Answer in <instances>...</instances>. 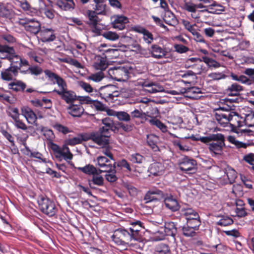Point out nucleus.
Segmentation results:
<instances>
[{
  "label": "nucleus",
  "mask_w": 254,
  "mask_h": 254,
  "mask_svg": "<svg viewBox=\"0 0 254 254\" xmlns=\"http://www.w3.org/2000/svg\"><path fill=\"white\" fill-rule=\"evenodd\" d=\"M0 59L7 60L10 63V66L20 70L21 57L16 54L12 46L0 44Z\"/></svg>",
  "instance_id": "obj_2"
},
{
  "label": "nucleus",
  "mask_w": 254,
  "mask_h": 254,
  "mask_svg": "<svg viewBox=\"0 0 254 254\" xmlns=\"http://www.w3.org/2000/svg\"><path fill=\"white\" fill-rule=\"evenodd\" d=\"M131 30L142 34L143 40L147 44H151L154 40L152 33L140 25H134L131 27Z\"/></svg>",
  "instance_id": "obj_15"
},
{
  "label": "nucleus",
  "mask_w": 254,
  "mask_h": 254,
  "mask_svg": "<svg viewBox=\"0 0 254 254\" xmlns=\"http://www.w3.org/2000/svg\"><path fill=\"white\" fill-rule=\"evenodd\" d=\"M98 14L95 12V11L88 10L87 11L86 15L88 18L87 24L90 25L96 22H98L99 18L97 16Z\"/></svg>",
  "instance_id": "obj_51"
},
{
  "label": "nucleus",
  "mask_w": 254,
  "mask_h": 254,
  "mask_svg": "<svg viewBox=\"0 0 254 254\" xmlns=\"http://www.w3.org/2000/svg\"><path fill=\"white\" fill-rule=\"evenodd\" d=\"M90 139H91L90 134L81 133L74 137L66 139L65 140V145L66 146H74L76 144H80L83 141H87Z\"/></svg>",
  "instance_id": "obj_17"
},
{
  "label": "nucleus",
  "mask_w": 254,
  "mask_h": 254,
  "mask_svg": "<svg viewBox=\"0 0 254 254\" xmlns=\"http://www.w3.org/2000/svg\"><path fill=\"white\" fill-rule=\"evenodd\" d=\"M26 150H27V152H25V155L26 156H28L30 157H33V158H35L40 159V160H41L42 162L45 163H47V162H49V163L50 162V161H47L46 159L42 158V154L41 153H40L38 151H32L29 147H27Z\"/></svg>",
  "instance_id": "obj_49"
},
{
  "label": "nucleus",
  "mask_w": 254,
  "mask_h": 254,
  "mask_svg": "<svg viewBox=\"0 0 254 254\" xmlns=\"http://www.w3.org/2000/svg\"><path fill=\"white\" fill-rule=\"evenodd\" d=\"M109 77L118 81H125L129 77V70L124 66L114 67L109 69L108 71Z\"/></svg>",
  "instance_id": "obj_6"
},
{
  "label": "nucleus",
  "mask_w": 254,
  "mask_h": 254,
  "mask_svg": "<svg viewBox=\"0 0 254 254\" xmlns=\"http://www.w3.org/2000/svg\"><path fill=\"white\" fill-rule=\"evenodd\" d=\"M148 171L154 176H161L164 173L165 167L161 162H154L150 165Z\"/></svg>",
  "instance_id": "obj_24"
},
{
  "label": "nucleus",
  "mask_w": 254,
  "mask_h": 254,
  "mask_svg": "<svg viewBox=\"0 0 254 254\" xmlns=\"http://www.w3.org/2000/svg\"><path fill=\"white\" fill-rule=\"evenodd\" d=\"M128 22V18L123 15H117L113 21V26L114 28L120 30L125 28L126 24Z\"/></svg>",
  "instance_id": "obj_26"
},
{
  "label": "nucleus",
  "mask_w": 254,
  "mask_h": 254,
  "mask_svg": "<svg viewBox=\"0 0 254 254\" xmlns=\"http://www.w3.org/2000/svg\"><path fill=\"white\" fill-rule=\"evenodd\" d=\"M97 164L100 169L98 170L99 173H102L108 171V170H111L114 169V167L116 166V162H114L112 164L110 159H108L105 156H99L97 158Z\"/></svg>",
  "instance_id": "obj_14"
},
{
  "label": "nucleus",
  "mask_w": 254,
  "mask_h": 254,
  "mask_svg": "<svg viewBox=\"0 0 254 254\" xmlns=\"http://www.w3.org/2000/svg\"><path fill=\"white\" fill-rule=\"evenodd\" d=\"M114 129L103 126L98 131L90 133L91 140L99 146H104L109 143L108 138Z\"/></svg>",
  "instance_id": "obj_4"
},
{
  "label": "nucleus",
  "mask_w": 254,
  "mask_h": 254,
  "mask_svg": "<svg viewBox=\"0 0 254 254\" xmlns=\"http://www.w3.org/2000/svg\"><path fill=\"white\" fill-rule=\"evenodd\" d=\"M223 11H224L223 6L220 4L214 2L210 5L207 11L213 14H220Z\"/></svg>",
  "instance_id": "obj_45"
},
{
  "label": "nucleus",
  "mask_w": 254,
  "mask_h": 254,
  "mask_svg": "<svg viewBox=\"0 0 254 254\" xmlns=\"http://www.w3.org/2000/svg\"><path fill=\"white\" fill-rule=\"evenodd\" d=\"M41 40L44 42H49L54 41L56 36L55 30L52 28L42 27L40 31Z\"/></svg>",
  "instance_id": "obj_16"
},
{
  "label": "nucleus",
  "mask_w": 254,
  "mask_h": 254,
  "mask_svg": "<svg viewBox=\"0 0 254 254\" xmlns=\"http://www.w3.org/2000/svg\"><path fill=\"white\" fill-rule=\"evenodd\" d=\"M101 173H99V171H97V173L92 175V178L91 180L89 181V185L91 187H92V184L98 186H102L104 185V178L102 176L100 175Z\"/></svg>",
  "instance_id": "obj_41"
},
{
  "label": "nucleus",
  "mask_w": 254,
  "mask_h": 254,
  "mask_svg": "<svg viewBox=\"0 0 254 254\" xmlns=\"http://www.w3.org/2000/svg\"><path fill=\"white\" fill-rule=\"evenodd\" d=\"M98 50L100 52L102 53L103 55L106 58V53L107 52H118V50L117 49L108 48L107 45L105 44H101L100 47L98 48Z\"/></svg>",
  "instance_id": "obj_63"
},
{
  "label": "nucleus",
  "mask_w": 254,
  "mask_h": 254,
  "mask_svg": "<svg viewBox=\"0 0 254 254\" xmlns=\"http://www.w3.org/2000/svg\"><path fill=\"white\" fill-rule=\"evenodd\" d=\"M172 143L175 146L178 147L181 151H188L190 150L186 142L185 139H175L172 141Z\"/></svg>",
  "instance_id": "obj_39"
},
{
  "label": "nucleus",
  "mask_w": 254,
  "mask_h": 254,
  "mask_svg": "<svg viewBox=\"0 0 254 254\" xmlns=\"http://www.w3.org/2000/svg\"><path fill=\"white\" fill-rule=\"evenodd\" d=\"M102 35L106 39L111 41H116L119 38V35L116 33L112 31L105 32Z\"/></svg>",
  "instance_id": "obj_62"
},
{
  "label": "nucleus",
  "mask_w": 254,
  "mask_h": 254,
  "mask_svg": "<svg viewBox=\"0 0 254 254\" xmlns=\"http://www.w3.org/2000/svg\"><path fill=\"white\" fill-rule=\"evenodd\" d=\"M227 140L232 144H234L238 148H246L248 146L247 143L236 140V138L233 136H228L227 137Z\"/></svg>",
  "instance_id": "obj_52"
},
{
  "label": "nucleus",
  "mask_w": 254,
  "mask_h": 254,
  "mask_svg": "<svg viewBox=\"0 0 254 254\" xmlns=\"http://www.w3.org/2000/svg\"><path fill=\"white\" fill-rule=\"evenodd\" d=\"M79 101V104H87L90 105L92 108L95 109L97 111H103L106 110L105 106L101 102L96 100H92L89 96H77V99Z\"/></svg>",
  "instance_id": "obj_12"
},
{
  "label": "nucleus",
  "mask_w": 254,
  "mask_h": 254,
  "mask_svg": "<svg viewBox=\"0 0 254 254\" xmlns=\"http://www.w3.org/2000/svg\"><path fill=\"white\" fill-rule=\"evenodd\" d=\"M105 173H106L105 175V177L108 182L113 183L118 180V177L116 175V166L114 167L113 169L108 170V171L105 172Z\"/></svg>",
  "instance_id": "obj_46"
},
{
  "label": "nucleus",
  "mask_w": 254,
  "mask_h": 254,
  "mask_svg": "<svg viewBox=\"0 0 254 254\" xmlns=\"http://www.w3.org/2000/svg\"><path fill=\"white\" fill-rule=\"evenodd\" d=\"M183 233L186 237H193L196 235V230L194 228H190L189 226L186 224L183 228Z\"/></svg>",
  "instance_id": "obj_56"
},
{
  "label": "nucleus",
  "mask_w": 254,
  "mask_h": 254,
  "mask_svg": "<svg viewBox=\"0 0 254 254\" xmlns=\"http://www.w3.org/2000/svg\"><path fill=\"white\" fill-rule=\"evenodd\" d=\"M230 113H221L220 112H216L214 114V119L218 124L223 127H228L229 121Z\"/></svg>",
  "instance_id": "obj_20"
},
{
  "label": "nucleus",
  "mask_w": 254,
  "mask_h": 254,
  "mask_svg": "<svg viewBox=\"0 0 254 254\" xmlns=\"http://www.w3.org/2000/svg\"><path fill=\"white\" fill-rule=\"evenodd\" d=\"M108 66L106 58L98 56L94 63V67L98 70H105Z\"/></svg>",
  "instance_id": "obj_35"
},
{
  "label": "nucleus",
  "mask_w": 254,
  "mask_h": 254,
  "mask_svg": "<svg viewBox=\"0 0 254 254\" xmlns=\"http://www.w3.org/2000/svg\"><path fill=\"white\" fill-rule=\"evenodd\" d=\"M0 41L5 45H12L16 43V39L9 33H1L0 34Z\"/></svg>",
  "instance_id": "obj_34"
},
{
  "label": "nucleus",
  "mask_w": 254,
  "mask_h": 254,
  "mask_svg": "<svg viewBox=\"0 0 254 254\" xmlns=\"http://www.w3.org/2000/svg\"><path fill=\"white\" fill-rule=\"evenodd\" d=\"M154 253L155 254H170V250L168 245L160 243L155 247Z\"/></svg>",
  "instance_id": "obj_40"
},
{
  "label": "nucleus",
  "mask_w": 254,
  "mask_h": 254,
  "mask_svg": "<svg viewBox=\"0 0 254 254\" xmlns=\"http://www.w3.org/2000/svg\"><path fill=\"white\" fill-rule=\"evenodd\" d=\"M166 236H167V235L165 232H164L163 228H161L154 233L152 238L154 241H161L165 239Z\"/></svg>",
  "instance_id": "obj_60"
},
{
  "label": "nucleus",
  "mask_w": 254,
  "mask_h": 254,
  "mask_svg": "<svg viewBox=\"0 0 254 254\" xmlns=\"http://www.w3.org/2000/svg\"><path fill=\"white\" fill-rule=\"evenodd\" d=\"M56 5L64 10H71L74 8L75 3L73 0H59Z\"/></svg>",
  "instance_id": "obj_30"
},
{
  "label": "nucleus",
  "mask_w": 254,
  "mask_h": 254,
  "mask_svg": "<svg viewBox=\"0 0 254 254\" xmlns=\"http://www.w3.org/2000/svg\"><path fill=\"white\" fill-rule=\"evenodd\" d=\"M90 5L91 8L98 14H103L105 12L106 5L103 3V1L92 2Z\"/></svg>",
  "instance_id": "obj_37"
},
{
  "label": "nucleus",
  "mask_w": 254,
  "mask_h": 254,
  "mask_svg": "<svg viewBox=\"0 0 254 254\" xmlns=\"http://www.w3.org/2000/svg\"><path fill=\"white\" fill-rule=\"evenodd\" d=\"M116 87L115 86L111 84H109L105 86H102L100 88L101 91L100 94L103 95L104 94L105 99L108 98L113 99V97H117L118 96V92L116 91Z\"/></svg>",
  "instance_id": "obj_19"
},
{
  "label": "nucleus",
  "mask_w": 254,
  "mask_h": 254,
  "mask_svg": "<svg viewBox=\"0 0 254 254\" xmlns=\"http://www.w3.org/2000/svg\"><path fill=\"white\" fill-rule=\"evenodd\" d=\"M149 123L151 125H153L157 127L163 132H166L167 131V126L157 119L154 118L151 120H149Z\"/></svg>",
  "instance_id": "obj_48"
},
{
  "label": "nucleus",
  "mask_w": 254,
  "mask_h": 254,
  "mask_svg": "<svg viewBox=\"0 0 254 254\" xmlns=\"http://www.w3.org/2000/svg\"><path fill=\"white\" fill-rule=\"evenodd\" d=\"M89 26L91 28V31L93 33L94 36L102 35L103 34L101 33V32L104 29L105 26L100 23L99 21Z\"/></svg>",
  "instance_id": "obj_42"
},
{
  "label": "nucleus",
  "mask_w": 254,
  "mask_h": 254,
  "mask_svg": "<svg viewBox=\"0 0 254 254\" xmlns=\"http://www.w3.org/2000/svg\"><path fill=\"white\" fill-rule=\"evenodd\" d=\"M202 62V58H190L187 59L185 63V66L186 68L193 67L194 64Z\"/></svg>",
  "instance_id": "obj_57"
},
{
  "label": "nucleus",
  "mask_w": 254,
  "mask_h": 254,
  "mask_svg": "<svg viewBox=\"0 0 254 254\" xmlns=\"http://www.w3.org/2000/svg\"><path fill=\"white\" fill-rule=\"evenodd\" d=\"M227 140L232 144H234L238 148H246L248 146L247 143L236 140V138L233 136H228L227 137Z\"/></svg>",
  "instance_id": "obj_53"
},
{
  "label": "nucleus",
  "mask_w": 254,
  "mask_h": 254,
  "mask_svg": "<svg viewBox=\"0 0 254 254\" xmlns=\"http://www.w3.org/2000/svg\"><path fill=\"white\" fill-rule=\"evenodd\" d=\"M180 169L186 174H193L196 171V162L193 159L184 157L180 164Z\"/></svg>",
  "instance_id": "obj_11"
},
{
  "label": "nucleus",
  "mask_w": 254,
  "mask_h": 254,
  "mask_svg": "<svg viewBox=\"0 0 254 254\" xmlns=\"http://www.w3.org/2000/svg\"><path fill=\"white\" fill-rule=\"evenodd\" d=\"M216 139L212 141H216L209 144V149L211 152L216 155H220L223 151V148L225 146V136L219 133H216Z\"/></svg>",
  "instance_id": "obj_9"
},
{
  "label": "nucleus",
  "mask_w": 254,
  "mask_h": 254,
  "mask_svg": "<svg viewBox=\"0 0 254 254\" xmlns=\"http://www.w3.org/2000/svg\"><path fill=\"white\" fill-rule=\"evenodd\" d=\"M21 112L28 123L33 124L36 121V115L30 108L27 107H23L21 109Z\"/></svg>",
  "instance_id": "obj_27"
},
{
  "label": "nucleus",
  "mask_w": 254,
  "mask_h": 254,
  "mask_svg": "<svg viewBox=\"0 0 254 254\" xmlns=\"http://www.w3.org/2000/svg\"><path fill=\"white\" fill-rule=\"evenodd\" d=\"M165 22L169 25L174 26L177 23L175 15L170 10H167L164 17Z\"/></svg>",
  "instance_id": "obj_38"
},
{
  "label": "nucleus",
  "mask_w": 254,
  "mask_h": 254,
  "mask_svg": "<svg viewBox=\"0 0 254 254\" xmlns=\"http://www.w3.org/2000/svg\"><path fill=\"white\" fill-rule=\"evenodd\" d=\"M159 142V138L157 135L150 134L147 136V143L153 151H159L160 149L158 144Z\"/></svg>",
  "instance_id": "obj_28"
},
{
  "label": "nucleus",
  "mask_w": 254,
  "mask_h": 254,
  "mask_svg": "<svg viewBox=\"0 0 254 254\" xmlns=\"http://www.w3.org/2000/svg\"><path fill=\"white\" fill-rule=\"evenodd\" d=\"M19 23L26 31L34 34H37L42 29L40 22L34 19H21Z\"/></svg>",
  "instance_id": "obj_10"
},
{
  "label": "nucleus",
  "mask_w": 254,
  "mask_h": 254,
  "mask_svg": "<svg viewBox=\"0 0 254 254\" xmlns=\"http://www.w3.org/2000/svg\"><path fill=\"white\" fill-rule=\"evenodd\" d=\"M202 62H204L209 67L218 68L223 66L220 63L206 56L202 57Z\"/></svg>",
  "instance_id": "obj_43"
},
{
  "label": "nucleus",
  "mask_w": 254,
  "mask_h": 254,
  "mask_svg": "<svg viewBox=\"0 0 254 254\" xmlns=\"http://www.w3.org/2000/svg\"><path fill=\"white\" fill-rule=\"evenodd\" d=\"M58 95L61 99L66 104H71L77 99V96L74 92L66 89L63 91L58 92Z\"/></svg>",
  "instance_id": "obj_18"
},
{
  "label": "nucleus",
  "mask_w": 254,
  "mask_h": 254,
  "mask_svg": "<svg viewBox=\"0 0 254 254\" xmlns=\"http://www.w3.org/2000/svg\"><path fill=\"white\" fill-rule=\"evenodd\" d=\"M196 1L197 0H186L184 5V9L189 12H193L196 9Z\"/></svg>",
  "instance_id": "obj_54"
},
{
  "label": "nucleus",
  "mask_w": 254,
  "mask_h": 254,
  "mask_svg": "<svg viewBox=\"0 0 254 254\" xmlns=\"http://www.w3.org/2000/svg\"><path fill=\"white\" fill-rule=\"evenodd\" d=\"M13 14V11L4 5H0V17L6 19H10Z\"/></svg>",
  "instance_id": "obj_50"
},
{
  "label": "nucleus",
  "mask_w": 254,
  "mask_h": 254,
  "mask_svg": "<svg viewBox=\"0 0 254 254\" xmlns=\"http://www.w3.org/2000/svg\"><path fill=\"white\" fill-rule=\"evenodd\" d=\"M116 115L120 121L128 122L130 120V116L126 112H118L116 113Z\"/></svg>",
  "instance_id": "obj_64"
},
{
  "label": "nucleus",
  "mask_w": 254,
  "mask_h": 254,
  "mask_svg": "<svg viewBox=\"0 0 254 254\" xmlns=\"http://www.w3.org/2000/svg\"><path fill=\"white\" fill-rule=\"evenodd\" d=\"M233 219L229 216H223L216 223V224L221 226H227L233 223Z\"/></svg>",
  "instance_id": "obj_55"
},
{
  "label": "nucleus",
  "mask_w": 254,
  "mask_h": 254,
  "mask_svg": "<svg viewBox=\"0 0 254 254\" xmlns=\"http://www.w3.org/2000/svg\"><path fill=\"white\" fill-rule=\"evenodd\" d=\"M197 212L187 204L181 206L180 213L185 219L189 216L197 217Z\"/></svg>",
  "instance_id": "obj_29"
},
{
  "label": "nucleus",
  "mask_w": 254,
  "mask_h": 254,
  "mask_svg": "<svg viewBox=\"0 0 254 254\" xmlns=\"http://www.w3.org/2000/svg\"><path fill=\"white\" fill-rule=\"evenodd\" d=\"M18 71L15 67L13 68L10 66L1 71V78L3 80L10 81L18 75Z\"/></svg>",
  "instance_id": "obj_23"
},
{
  "label": "nucleus",
  "mask_w": 254,
  "mask_h": 254,
  "mask_svg": "<svg viewBox=\"0 0 254 254\" xmlns=\"http://www.w3.org/2000/svg\"><path fill=\"white\" fill-rule=\"evenodd\" d=\"M68 113L74 117H80L84 113V109L82 106L79 104H70L67 108Z\"/></svg>",
  "instance_id": "obj_22"
},
{
  "label": "nucleus",
  "mask_w": 254,
  "mask_h": 254,
  "mask_svg": "<svg viewBox=\"0 0 254 254\" xmlns=\"http://www.w3.org/2000/svg\"><path fill=\"white\" fill-rule=\"evenodd\" d=\"M201 223L200 218V217H199L198 218H194V219L191 220L190 219V220L187 221L186 224L189 226L190 228H193L198 230Z\"/></svg>",
  "instance_id": "obj_58"
},
{
  "label": "nucleus",
  "mask_w": 254,
  "mask_h": 254,
  "mask_svg": "<svg viewBox=\"0 0 254 254\" xmlns=\"http://www.w3.org/2000/svg\"><path fill=\"white\" fill-rule=\"evenodd\" d=\"M54 128L60 132L66 134L71 132L70 129L66 126L59 123H55L53 125Z\"/></svg>",
  "instance_id": "obj_61"
},
{
  "label": "nucleus",
  "mask_w": 254,
  "mask_h": 254,
  "mask_svg": "<svg viewBox=\"0 0 254 254\" xmlns=\"http://www.w3.org/2000/svg\"><path fill=\"white\" fill-rule=\"evenodd\" d=\"M46 76L49 78V80L53 82L54 84L56 83L59 89H55L53 92L58 94V92H61L67 89V85L66 81L61 76L54 73L49 69L44 71Z\"/></svg>",
  "instance_id": "obj_7"
},
{
  "label": "nucleus",
  "mask_w": 254,
  "mask_h": 254,
  "mask_svg": "<svg viewBox=\"0 0 254 254\" xmlns=\"http://www.w3.org/2000/svg\"><path fill=\"white\" fill-rule=\"evenodd\" d=\"M178 76L186 79V80H182L181 81L185 84H190L193 80L195 79V73L192 70H187L185 72L180 71Z\"/></svg>",
  "instance_id": "obj_31"
},
{
  "label": "nucleus",
  "mask_w": 254,
  "mask_h": 254,
  "mask_svg": "<svg viewBox=\"0 0 254 254\" xmlns=\"http://www.w3.org/2000/svg\"><path fill=\"white\" fill-rule=\"evenodd\" d=\"M163 229L165 232L167 236H172L174 240H175V236L177 233V228L174 222H166L164 225V228Z\"/></svg>",
  "instance_id": "obj_32"
},
{
  "label": "nucleus",
  "mask_w": 254,
  "mask_h": 254,
  "mask_svg": "<svg viewBox=\"0 0 254 254\" xmlns=\"http://www.w3.org/2000/svg\"><path fill=\"white\" fill-rule=\"evenodd\" d=\"M129 159L133 163L140 164L144 160V157L140 154L135 153L131 154Z\"/></svg>",
  "instance_id": "obj_59"
},
{
  "label": "nucleus",
  "mask_w": 254,
  "mask_h": 254,
  "mask_svg": "<svg viewBox=\"0 0 254 254\" xmlns=\"http://www.w3.org/2000/svg\"><path fill=\"white\" fill-rule=\"evenodd\" d=\"M77 169L88 175H93L94 174L97 173V171H98L93 165L90 164L86 165L83 167H78Z\"/></svg>",
  "instance_id": "obj_44"
},
{
  "label": "nucleus",
  "mask_w": 254,
  "mask_h": 254,
  "mask_svg": "<svg viewBox=\"0 0 254 254\" xmlns=\"http://www.w3.org/2000/svg\"><path fill=\"white\" fill-rule=\"evenodd\" d=\"M164 203L168 209L175 212L181 209V206L175 197L172 194H166L164 195Z\"/></svg>",
  "instance_id": "obj_13"
},
{
  "label": "nucleus",
  "mask_w": 254,
  "mask_h": 254,
  "mask_svg": "<svg viewBox=\"0 0 254 254\" xmlns=\"http://www.w3.org/2000/svg\"><path fill=\"white\" fill-rule=\"evenodd\" d=\"M149 51L152 57L156 59H161L164 58L167 55V51L164 48L156 44L152 45Z\"/></svg>",
  "instance_id": "obj_21"
},
{
  "label": "nucleus",
  "mask_w": 254,
  "mask_h": 254,
  "mask_svg": "<svg viewBox=\"0 0 254 254\" xmlns=\"http://www.w3.org/2000/svg\"><path fill=\"white\" fill-rule=\"evenodd\" d=\"M8 88L15 92L23 91L26 87L25 83L21 80H15L8 84Z\"/></svg>",
  "instance_id": "obj_33"
},
{
  "label": "nucleus",
  "mask_w": 254,
  "mask_h": 254,
  "mask_svg": "<svg viewBox=\"0 0 254 254\" xmlns=\"http://www.w3.org/2000/svg\"><path fill=\"white\" fill-rule=\"evenodd\" d=\"M51 149L53 151L56 158L60 161L62 160L63 158L66 161L70 160L72 158V154L66 145H63L62 148H61L57 144L52 143Z\"/></svg>",
  "instance_id": "obj_8"
},
{
  "label": "nucleus",
  "mask_w": 254,
  "mask_h": 254,
  "mask_svg": "<svg viewBox=\"0 0 254 254\" xmlns=\"http://www.w3.org/2000/svg\"><path fill=\"white\" fill-rule=\"evenodd\" d=\"M143 224L139 220H131L129 227L120 226L114 231L111 237L112 241L117 245L124 247H127L129 243L133 240L140 241Z\"/></svg>",
  "instance_id": "obj_1"
},
{
  "label": "nucleus",
  "mask_w": 254,
  "mask_h": 254,
  "mask_svg": "<svg viewBox=\"0 0 254 254\" xmlns=\"http://www.w3.org/2000/svg\"><path fill=\"white\" fill-rule=\"evenodd\" d=\"M229 115L230 123H229L228 127H230L232 130L237 133L239 136L246 137L253 135V131L250 129L237 128V127L243 126L244 123L242 121L243 118L237 113L234 111L233 113H230Z\"/></svg>",
  "instance_id": "obj_3"
},
{
  "label": "nucleus",
  "mask_w": 254,
  "mask_h": 254,
  "mask_svg": "<svg viewBox=\"0 0 254 254\" xmlns=\"http://www.w3.org/2000/svg\"><path fill=\"white\" fill-rule=\"evenodd\" d=\"M40 210L49 217L54 216L58 211V208L55 202L47 197H41L38 200Z\"/></svg>",
  "instance_id": "obj_5"
},
{
  "label": "nucleus",
  "mask_w": 254,
  "mask_h": 254,
  "mask_svg": "<svg viewBox=\"0 0 254 254\" xmlns=\"http://www.w3.org/2000/svg\"><path fill=\"white\" fill-rule=\"evenodd\" d=\"M231 77L233 80L241 82L242 84L250 86V78L244 75H238L234 73L231 74Z\"/></svg>",
  "instance_id": "obj_47"
},
{
  "label": "nucleus",
  "mask_w": 254,
  "mask_h": 254,
  "mask_svg": "<svg viewBox=\"0 0 254 254\" xmlns=\"http://www.w3.org/2000/svg\"><path fill=\"white\" fill-rule=\"evenodd\" d=\"M180 92L182 93H186L187 97L192 99L199 98L198 94L202 93L201 89L197 87H192L188 89L182 88Z\"/></svg>",
  "instance_id": "obj_25"
},
{
  "label": "nucleus",
  "mask_w": 254,
  "mask_h": 254,
  "mask_svg": "<svg viewBox=\"0 0 254 254\" xmlns=\"http://www.w3.org/2000/svg\"><path fill=\"white\" fill-rule=\"evenodd\" d=\"M244 90V87L238 83H233L227 89V93L230 96H238L240 92Z\"/></svg>",
  "instance_id": "obj_36"
}]
</instances>
